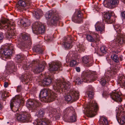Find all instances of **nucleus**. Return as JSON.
Instances as JSON below:
<instances>
[{
	"mask_svg": "<svg viewBox=\"0 0 125 125\" xmlns=\"http://www.w3.org/2000/svg\"><path fill=\"white\" fill-rule=\"evenodd\" d=\"M3 107L2 104L0 103V110Z\"/></svg>",
	"mask_w": 125,
	"mask_h": 125,
	"instance_id": "e2e57ef3",
	"label": "nucleus"
},
{
	"mask_svg": "<svg viewBox=\"0 0 125 125\" xmlns=\"http://www.w3.org/2000/svg\"><path fill=\"white\" fill-rule=\"evenodd\" d=\"M47 39L48 40L52 41V37H50L49 35L47 36Z\"/></svg>",
	"mask_w": 125,
	"mask_h": 125,
	"instance_id": "13d9d810",
	"label": "nucleus"
},
{
	"mask_svg": "<svg viewBox=\"0 0 125 125\" xmlns=\"http://www.w3.org/2000/svg\"><path fill=\"white\" fill-rule=\"evenodd\" d=\"M33 50L34 51L36 52H39L40 53L42 54L44 49L42 48L41 46L40 45H37L34 47L33 48Z\"/></svg>",
	"mask_w": 125,
	"mask_h": 125,
	"instance_id": "2f4dec72",
	"label": "nucleus"
},
{
	"mask_svg": "<svg viewBox=\"0 0 125 125\" xmlns=\"http://www.w3.org/2000/svg\"><path fill=\"white\" fill-rule=\"evenodd\" d=\"M104 23L102 22H97L95 26L96 30L101 32L104 30Z\"/></svg>",
	"mask_w": 125,
	"mask_h": 125,
	"instance_id": "b1692460",
	"label": "nucleus"
},
{
	"mask_svg": "<svg viewBox=\"0 0 125 125\" xmlns=\"http://www.w3.org/2000/svg\"><path fill=\"white\" fill-rule=\"evenodd\" d=\"M112 73V71L110 70H108L107 72H106V74H109V75H106V76H109L111 75V73Z\"/></svg>",
	"mask_w": 125,
	"mask_h": 125,
	"instance_id": "603ef678",
	"label": "nucleus"
},
{
	"mask_svg": "<svg viewBox=\"0 0 125 125\" xmlns=\"http://www.w3.org/2000/svg\"><path fill=\"white\" fill-rule=\"evenodd\" d=\"M15 115L18 120L22 122L25 123L26 121L24 119L25 115H23V113L20 114H16Z\"/></svg>",
	"mask_w": 125,
	"mask_h": 125,
	"instance_id": "7c9ffc66",
	"label": "nucleus"
},
{
	"mask_svg": "<svg viewBox=\"0 0 125 125\" xmlns=\"http://www.w3.org/2000/svg\"><path fill=\"white\" fill-rule=\"evenodd\" d=\"M33 32L36 34H43L45 32V26L40 22H36L32 26Z\"/></svg>",
	"mask_w": 125,
	"mask_h": 125,
	"instance_id": "6e6552de",
	"label": "nucleus"
},
{
	"mask_svg": "<svg viewBox=\"0 0 125 125\" xmlns=\"http://www.w3.org/2000/svg\"><path fill=\"white\" fill-rule=\"evenodd\" d=\"M9 85V84L8 82H5L4 83V86L5 88L7 87Z\"/></svg>",
	"mask_w": 125,
	"mask_h": 125,
	"instance_id": "bf43d9fd",
	"label": "nucleus"
},
{
	"mask_svg": "<svg viewBox=\"0 0 125 125\" xmlns=\"http://www.w3.org/2000/svg\"><path fill=\"white\" fill-rule=\"evenodd\" d=\"M76 58L74 59H72L70 63V65L71 66L75 67L76 65H77V62L76 60Z\"/></svg>",
	"mask_w": 125,
	"mask_h": 125,
	"instance_id": "37998d69",
	"label": "nucleus"
},
{
	"mask_svg": "<svg viewBox=\"0 0 125 125\" xmlns=\"http://www.w3.org/2000/svg\"><path fill=\"white\" fill-rule=\"evenodd\" d=\"M6 69L7 71V73L9 74L15 72L16 70V67L14 65L13 62L10 61L8 62Z\"/></svg>",
	"mask_w": 125,
	"mask_h": 125,
	"instance_id": "6ab92c4d",
	"label": "nucleus"
},
{
	"mask_svg": "<svg viewBox=\"0 0 125 125\" xmlns=\"http://www.w3.org/2000/svg\"><path fill=\"white\" fill-rule=\"evenodd\" d=\"M61 66V63L60 62L53 63L49 65L50 68L49 70L51 72L56 71L60 68Z\"/></svg>",
	"mask_w": 125,
	"mask_h": 125,
	"instance_id": "4be33fe9",
	"label": "nucleus"
},
{
	"mask_svg": "<svg viewBox=\"0 0 125 125\" xmlns=\"http://www.w3.org/2000/svg\"><path fill=\"white\" fill-rule=\"evenodd\" d=\"M87 107L86 115L91 117L94 116L95 115V113L99 109L98 104L95 101L90 103L87 106Z\"/></svg>",
	"mask_w": 125,
	"mask_h": 125,
	"instance_id": "39448f33",
	"label": "nucleus"
},
{
	"mask_svg": "<svg viewBox=\"0 0 125 125\" xmlns=\"http://www.w3.org/2000/svg\"><path fill=\"white\" fill-rule=\"evenodd\" d=\"M70 41L64 42V46L65 48L67 49H70L72 47V45L71 44L72 41L70 40Z\"/></svg>",
	"mask_w": 125,
	"mask_h": 125,
	"instance_id": "e433bc0d",
	"label": "nucleus"
},
{
	"mask_svg": "<svg viewBox=\"0 0 125 125\" xmlns=\"http://www.w3.org/2000/svg\"><path fill=\"white\" fill-rule=\"evenodd\" d=\"M24 20H25V19H22L21 20L20 22L21 24L25 26H28L30 25V23H28L25 22H24Z\"/></svg>",
	"mask_w": 125,
	"mask_h": 125,
	"instance_id": "49530a36",
	"label": "nucleus"
},
{
	"mask_svg": "<svg viewBox=\"0 0 125 125\" xmlns=\"http://www.w3.org/2000/svg\"><path fill=\"white\" fill-rule=\"evenodd\" d=\"M75 69L76 71L78 72H79L80 71V68L79 67H77L75 68Z\"/></svg>",
	"mask_w": 125,
	"mask_h": 125,
	"instance_id": "052dcab7",
	"label": "nucleus"
},
{
	"mask_svg": "<svg viewBox=\"0 0 125 125\" xmlns=\"http://www.w3.org/2000/svg\"><path fill=\"white\" fill-rule=\"evenodd\" d=\"M79 93L78 92L73 89L70 90L68 93L67 95L65 97V100L69 101H74L78 99L79 98Z\"/></svg>",
	"mask_w": 125,
	"mask_h": 125,
	"instance_id": "f8f14e48",
	"label": "nucleus"
},
{
	"mask_svg": "<svg viewBox=\"0 0 125 125\" xmlns=\"http://www.w3.org/2000/svg\"><path fill=\"white\" fill-rule=\"evenodd\" d=\"M37 63L33 65L32 71L35 73L37 74L42 72L44 70L46 63L44 61L39 63V62L37 61Z\"/></svg>",
	"mask_w": 125,
	"mask_h": 125,
	"instance_id": "4468645a",
	"label": "nucleus"
},
{
	"mask_svg": "<svg viewBox=\"0 0 125 125\" xmlns=\"http://www.w3.org/2000/svg\"><path fill=\"white\" fill-rule=\"evenodd\" d=\"M21 87V86H19L17 87V90H18V91H19L20 90V89Z\"/></svg>",
	"mask_w": 125,
	"mask_h": 125,
	"instance_id": "680f3d73",
	"label": "nucleus"
},
{
	"mask_svg": "<svg viewBox=\"0 0 125 125\" xmlns=\"http://www.w3.org/2000/svg\"><path fill=\"white\" fill-rule=\"evenodd\" d=\"M37 61H33L29 65L27 64L26 65H24V66H23V69L26 70H29L32 71L33 65L35 64H35H37Z\"/></svg>",
	"mask_w": 125,
	"mask_h": 125,
	"instance_id": "393cba45",
	"label": "nucleus"
},
{
	"mask_svg": "<svg viewBox=\"0 0 125 125\" xmlns=\"http://www.w3.org/2000/svg\"><path fill=\"white\" fill-rule=\"evenodd\" d=\"M23 115H25V116L24 117V119L25 120V123L28 122H31V116L30 115L28 114L27 113H23Z\"/></svg>",
	"mask_w": 125,
	"mask_h": 125,
	"instance_id": "f704fd0d",
	"label": "nucleus"
},
{
	"mask_svg": "<svg viewBox=\"0 0 125 125\" xmlns=\"http://www.w3.org/2000/svg\"><path fill=\"white\" fill-rule=\"evenodd\" d=\"M121 15L123 20L125 21V11H123L121 12Z\"/></svg>",
	"mask_w": 125,
	"mask_h": 125,
	"instance_id": "3c124183",
	"label": "nucleus"
},
{
	"mask_svg": "<svg viewBox=\"0 0 125 125\" xmlns=\"http://www.w3.org/2000/svg\"><path fill=\"white\" fill-rule=\"evenodd\" d=\"M21 37L18 43V46L20 48L22 49L27 45L28 43L30 45L32 43L31 40L29 35L27 33L21 34Z\"/></svg>",
	"mask_w": 125,
	"mask_h": 125,
	"instance_id": "423d86ee",
	"label": "nucleus"
},
{
	"mask_svg": "<svg viewBox=\"0 0 125 125\" xmlns=\"http://www.w3.org/2000/svg\"><path fill=\"white\" fill-rule=\"evenodd\" d=\"M93 58L92 57L85 56L83 57L82 59V62L86 64L88 67H90L93 64Z\"/></svg>",
	"mask_w": 125,
	"mask_h": 125,
	"instance_id": "a211bd4d",
	"label": "nucleus"
},
{
	"mask_svg": "<svg viewBox=\"0 0 125 125\" xmlns=\"http://www.w3.org/2000/svg\"><path fill=\"white\" fill-rule=\"evenodd\" d=\"M103 95H104L105 94L104 92L103 93Z\"/></svg>",
	"mask_w": 125,
	"mask_h": 125,
	"instance_id": "338daca9",
	"label": "nucleus"
},
{
	"mask_svg": "<svg viewBox=\"0 0 125 125\" xmlns=\"http://www.w3.org/2000/svg\"><path fill=\"white\" fill-rule=\"evenodd\" d=\"M76 115L74 113L69 118V121L72 122H75L76 121Z\"/></svg>",
	"mask_w": 125,
	"mask_h": 125,
	"instance_id": "ea45409f",
	"label": "nucleus"
},
{
	"mask_svg": "<svg viewBox=\"0 0 125 125\" xmlns=\"http://www.w3.org/2000/svg\"><path fill=\"white\" fill-rule=\"evenodd\" d=\"M60 18L57 14L52 15L51 20L47 22V24L49 25H53L56 24L60 19Z\"/></svg>",
	"mask_w": 125,
	"mask_h": 125,
	"instance_id": "412c9836",
	"label": "nucleus"
},
{
	"mask_svg": "<svg viewBox=\"0 0 125 125\" xmlns=\"http://www.w3.org/2000/svg\"><path fill=\"white\" fill-rule=\"evenodd\" d=\"M52 80L51 77L45 78L43 80L41 81V85L43 86H44L45 85H48L51 83Z\"/></svg>",
	"mask_w": 125,
	"mask_h": 125,
	"instance_id": "a878e982",
	"label": "nucleus"
},
{
	"mask_svg": "<svg viewBox=\"0 0 125 125\" xmlns=\"http://www.w3.org/2000/svg\"><path fill=\"white\" fill-rule=\"evenodd\" d=\"M111 14L109 13H106L104 15V19L102 22L103 23H106L108 24H111L114 22V21L112 20L111 17Z\"/></svg>",
	"mask_w": 125,
	"mask_h": 125,
	"instance_id": "aec40b11",
	"label": "nucleus"
},
{
	"mask_svg": "<svg viewBox=\"0 0 125 125\" xmlns=\"http://www.w3.org/2000/svg\"><path fill=\"white\" fill-rule=\"evenodd\" d=\"M55 13H54L52 10H50L48 11L45 14V17L47 19H49L52 17V15H54Z\"/></svg>",
	"mask_w": 125,
	"mask_h": 125,
	"instance_id": "c9c22d12",
	"label": "nucleus"
},
{
	"mask_svg": "<svg viewBox=\"0 0 125 125\" xmlns=\"http://www.w3.org/2000/svg\"><path fill=\"white\" fill-rule=\"evenodd\" d=\"M44 113L42 110H40L39 111V113L38 114L39 116L41 117H42L44 115Z\"/></svg>",
	"mask_w": 125,
	"mask_h": 125,
	"instance_id": "8fccbe9b",
	"label": "nucleus"
},
{
	"mask_svg": "<svg viewBox=\"0 0 125 125\" xmlns=\"http://www.w3.org/2000/svg\"><path fill=\"white\" fill-rule=\"evenodd\" d=\"M119 2V0H104V5L105 7L107 8L110 7H115L117 6Z\"/></svg>",
	"mask_w": 125,
	"mask_h": 125,
	"instance_id": "dca6fc26",
	"label": "nucleus"
},
{
	"mask_svg": "<svg viewBox=\"0 0 125 125\" xmlns=\"http://www.w3.org/2000/svg\"><path fill=\"white\" fill-rule=\"evenodd\" d=\"M58 117L59 118L60 117V116L59 115L58 116Z\"/></svg>",
	"mask_w": 125,
	"mask_h": 125,
	"instance_id": "774afa93",
	"label": "nucleus"
},
{
	"mask_svg": "<svg viewBox=\"0 0 125 125\" xmlns=\"http://www.w3.org/2000/svg\"><path fill=\"white\" fill-rule=\"evenodd\" d=\"M4 37L3 34L2 32H0V40H2L3 38Z\"/></svg>",
	"mask_w": 125,
	"mask_h": 125,
	"instance_id": "6e6d98bb",
	"label": "nucleus"
},
{
	"mask_svg": "<svg viewBox=\"0 0 125 125\" xmlns=\"http://www.w3.org/2000/svg\"><path fill=\"white\" fill-rule=\"evenodd\" d=\"M55 111H54V112H53V111H52V115H54L55 114V112L56 111V110H55Z\"/></svg>",
	"mask_w": 125,
	"mask_h": 125,
	"instance_id": "0e129e2a",
	"label": "nucleus"
},
{
	"mask_svg": "<svg viewBox=\"0 0 125 125\" xmlns=\"http://www.w3.org/2000/svg\"><path fill=\"white\" fill-rule=\"evenodd\" d=\"M117 66H114L113 68V71L115 72H116L117 71Z\"/></svg>",
	"mask_w": 125,
	"mask_h": 125,
	"instance_id": "5fc2aeb1",
	"label": "nucleus"
},
{
	"mask_svg": "<svg viewBox=\"0 0 125 125\" xmlns=\"http://www.w3.org/2000/svg\"><path fill=\"white\" fill-rule=\"evenodd\" d=\"M110 79L109 76H105L102 77L100 79L99 81L100 83L102 86H104L106 83L107 82L110 81Z\"/></svg>",
	"mask_w": 125,
	"mask_h": 125,
	"instance_id": "bb28decb",
	"label": "nucleus"
},
{
	"mask_svg": "<svg viewBox=\"0 0 125 125\" xmlns=\"http://www.w3.org/2000/svg\"><path fill=\"white\" fill-rule=\"evenodd\" d=\"M24 0H19L16 5V8H17L18 10H20L22 8L25 7L26 6V4Z\"/></svg>",
	"mask_w": 125,
	"mask_h": 125,
	"instance_id": "cd10ccee",
	"label": "nucleus"
},
{
	"mask_svg": "<svg viewBox=\"0 0 125 125\" xmlns=\"http://www.w3.org/2000/svg\"><path fill=\"white\" fill-rule=\"evenodd\" d=\"M83 14L80 10H78L76 15H73L72 18V20L76 23H80L83 22Z\"/></svg>",
	"mask_w": 125,
	"mask_h": 125,
	"instance_id": "f3484780",
	"label": "nucleus"
},
{
	"mask_svg": "<svg viewBox=\"0 0 125 125\" xmlns=\"http://www.w3.org/2000/svg\"><path fill=\"white\" fill-rule=\"evenodd\" d=\"M87 39L89 42H96V41L93 37L91 35H88L86 36Z\"/></svg>",
	"mask_w": 125,
	"mask_h": 125,
	"instance_id": "a19ab883",
	"label": "nucleus"
},
{
	"mask_svg": "<svg viewBox=\"0 0 125 125\" xmlns=\"http://www.w3.org/2000/svg\"><path fill=\"white\" fill-rule=\"evenodd\" d=\"M21 78L23 82H24L26 83H30L32 79L31 75L28 74H25L21 76Z\"/></svg>",
	"mask_w": 125,
	"mask_h": 125,
	"instance_id": "5701e85b",
	"label": "nucleus"
},
{
	"mask_svg": "<svg viewBox=\"0 0 125 125\" xmlns=\"http://www.w3.org/2000/svg\"><path fill=\"white\" fill-rule=\"evenodd\" d=\"M90 87L91 88L90 90H89V91L87 92V94L89 98L91 99H92L94 95V93L92 91H91L93 89L91 86Z\"/></svg>",
	"mask_w": 125,
	"mask_h": 125,
	"instance_id": "58836bf2",
	"label": "nucleus"
},
{
	"mask_svg": "<svg viewBox=\"0 0 125 125\" xmlns=\"http://www.w3.org/2000/svg\"><path fill=\"white\" fill-rule=\"evenodd\" d=\"M95 74L94 71L90 70L84 71L82 74L81 78L76 77L75 81L78 84H80L83 82L88 83L93 82L96 78Z\"/></svg>",
	"mask_w": 125,
	"mask_h": 125,
	"instance_id": "f257e3e1",
	"label": "nucleus"
},
{
	"mask_svg": "<svg viewBox=\"0 0 125 125\" xmlns=\"http://www.w3.org/2000/svg\"><path fill=\"white\" fill-rule=\"evenodd\" d=\"M93 36L94 37V39L96 41H99L100 40L99 38V36L97 34L94 33Z\"/></svg>",
	"mask_w": 125,
	"mask_h": 125,
	"instance_id": "a18cd8bd",
	"label": "nucleus"
},
{
	"mask_svg": "<svg viewBox=\"0 0 125 125\" xmlns=\"http://www.w3.org/2000/svg\"><path fill=\"white\" fill-rule=\"evenodd\" d=\"M77 50L79 51V50L82 51H83L84 50V47L82 45H79L78 46Z\"/></svg>",
	"mask_w": 125,
	"mask_h": 125,
	"instance_id": "de8ad7c7",
	"label": "nucleus"
},
{
	"mask_svg": "<svg viewBox=\"0 0 125 125\" xmlns=\"http://www.w3.org/2000/svg\"><path fill=\"white\" fill-rule=\"evenodd\" d=\"M57 96V94H56L49 89H44L40 92L39 96L40 98H44L45 99H47L49 102H52L53 101Z\"/></svg>",
	"mask_w": 125,
	"mask_h": 125,
	"instance_id": "20e7f679",
	"label": "nucleus"
},
{
	"mask_svg": "<svg viewBox=\"0 0 125 125\" xmlns=\"http://www.w3.org/2000/svg\"><path fill=\"white\" fill-rule=\"evenodd\" d=\"M53 87L56 92L60 93L62 92H66L70 88V83L69 81L58 79L55 81Z\"/></svg>",
	"mask_w": 125,
	"mask_h": 125,
	"instance_id": "7ed1b4c3",
	"label": "nucleus"
},
{
	"mask_svg": "<svg viewBox=\"0 0 125 125\" xmlns=\"http://www.w3.org/2000/svg\"><path fill=\"white\" fill-rule=\"evenodd\" d=\"M115 30L119 34V36H118L116 38V39L115 40L116 41V42L114 43L115 44V46L116 47L119 45V44H121L124 43L125 42V36L124 35L122 36L120 34H121V31L120 29V26L119 24L115 25L114 26Z\"/></svg>",
	"mask_w": 125,
	"mask_h": 125,
	"instance_id": "9b49d317",
	"label": "nucleus"
},
{
	"mask_svg": "<svg viewBox=\"0 0 125 125\" xmlns=\"http://www.w3.org/2000/svg\"><path fill=\"white\" fill-rule=\"evenodd\" d=\"M101 52L103 53H106L107 52V48L104 46L101 47L100 48Z\"/></svg>",
	"mask_w": 125,
	"mask_h": 125,
	"instance_id": "c03bdc74",
	"label": "nucleus"
},
{
	"mask_svg": "<svg viewBox=\"0 0 125 125\" xmlns=\"http://www.w3.org/2000/svg\"><path fill=\"white\" fill-rule=\"evenodd\" d=\"M64 41H65V42H68V40L70 41V40H71V39L69 37H68V38H67L66 37H64Z\"/></svg>",
	"mask_w": 125,
	"mask_h": 125,
	"instance_id": "864d4df0",
	"label": "nucleus"
},
{
	"mask_svg": "<svg viewBox=\"0 0 125 125\" xmlns=\"http://www.w3.org/2000/svg\"><path fill=\"white\" fill-rule=\"evenodd\" d=\"M39 125H52V122L49 119L43 118L40 122Z\"/></svg>",
	"mask_w": 125,
	"mask_h": 125,
	"instance_id": "473e14b6",
	"label": "nucleus"
},
{
	"mask_svg": "<svg viewBox=\"0 0 125 125\" xmlns=\"http://www.w3.org/2000/svg\"><path fill=\"white\" fill-rule=\"evenodd\" d=\"M40 103L37 100L29 99L26 103L27 107L32 110V112H35L39 107Z\"/></svg>",
	"mask_w": 125,
	"mask_h": 125,
	"instance_id": "ddd939ff",
	"label": "nucleus"
},
{
	"mask_svg": "<svg viewBox=\"0 0 125 125\" xmlns=\"http://www.w3.org/2000/svg\"><path fill=\"white\" fill-rule=\"evenodd\" d=\"M116 118L118 122L121 125L125 124V108L120 106L117 113Z\"/></svg>",
	"mask_w": 125,
	"mask_h": 125,
	"instance_id": "9d476101",
	"label": "nucleus"
},
{
	"mask_svg": "<svg viewBox=\"0 0 125 125\" xmlns=\"http://www.w3.org/2000/svg\"><path fill=\"white\" fill-rule=\"evenodd\" d=\"M19 95H17L12 99L10 102L11 109L15 112L18 111V108L21 103H22Z\"/></svg>",
	"mask_w": 125,
	"mask_h": 125,
	"instance_id": "0eeeda50",
	"label": "nucleus"
},
{
	"mask_svg": "<svg viewBox=\"0 0 125 125\" xmlns=\"http://www.w3.org/2000/svg\"><path fill=\"white\" fill-rule=\"evenodd\" d=\"M122 94L117 91H115L110 94V96L112 99L117 102H121L122 101Z\"/></svg>",
	"mask_w": 125,
	"mask_h": 125,
	"instance_id": "2eb2a0df",
	"label": "nucleus"
},
{
	"mask_svg": "<svg viewBox=\"0 0 125 125\" xmlns=\"http://www.w3.org/2000/svg\"><path fill=\"white\" fill-rule=\"evenodd\" d=\"M13 45L10 44L7 46V48L0 50V56L1 59L5 60V59L10 57L11 55L13 50Z\"/></svg>",
	"mask_w": 125,
	"mask_h": 125,
	"instance_id": "1a4fd4ad",
	"label": "nucleus"
},
{
	"mask_svg": "<svg viewBox=\"0 0 125 125\" xmlns=\"http://www.w3.org/2000/svg\"><path fill=\"white\" fill-rule=\"evenodd\" d=\"M16 58L18 63H21L22 62L23 59V55L21 54H18L16 56Z\"/></svg>",
	"mask_w": 125,
	"mask_h": 125,
	"instance_id": "4c0bfd02",
	"label": "nucleus"
},
{
	"mask_svg": "<svg viewBox=\"0 0 125 125\" xmlns=\"http://www.w3.org/2000/svg\"><path fill=\"white\" fill-rule=\"evenodd\" d=\"M26 4L27 8H28L29 7L28 6H31V1L30 0H24Z\"/></svg>",
	"mask_w": 125,
	"mask_h": 125,
	"instance_id": "09e8293b",
	"label": "nucleus"
},
{
	"mask_svg": "<svg viewBox=\"0 0 125 125\" xmlns=\"http://www.w3.org/2000/svg\"><path fill=\"white\" fill-rule=\"evenodd\" d=\"M99 125H108L106 117L103 116L100 118L99 121Z\"/></svg>",
	"mask_w": 125,
	"mask_h": 125,
	"instance_id": "72a5a7b5",
	"label": "nucleus"
},
{
	"mask_svg": "<svg viewBox=\"0 0 125 125\" xmlns=\"http://www.w3.org/2000/svg\"><path fill=\"white\" fill-rule=\"evenodd\" d=\"M71 110V108H66L64 111L66 112V113H68L69 112H70Z\"/></svg>",
	"mask_w": 125,
	"mask_h": 125,
	"instance_id": "4d7b16f0",
	"label": "nucleus"
},
{
	"mask_svg": "<svg viewBox=\"0 0 125 125\" xmlns=\"http://www.w3.org/2000/svg\"><path fill=\"white\" fill-rule=\"evenodd\" d=\"M32 13L35 17L37 19H39L43 14L42 11L41 9L37 10L36 11L34 10L33 12Z\"/></svg>",
	"mask_w": 125,
	"mask_h": 125,
	"instance_id": "c756f323",
	"label": "nucleus"
},
{
	"mask_svg": "<svg viewBox=\"0 0 125 125\" xmlns=\"http://www.w3.org/2000/svg\"><path fill=\"white\" fill-rule=\"evenodd\" d=\"M112 60L115 62H119L118 56L116 54H114L113 56H111Z\"/></svg>",
	"mask_w": 125,
	"mask_h": 125,
	"instance_id": "79ce46f5",
	"label": "nucleus"
},
{
	"mask_svg": "<svg viewBox=\"0 0 125 125\" xmlns=\"http://www.w3.org/2000/svg\"><path fill=\"white\" fill-rule=\"evenodd\" d=\"M0 29H4L7 31L6 38H14L15 34V30L13 25L11 23L8 22L6 19L0 20Z\"/></svg>",
	"mask_w": 125,
	"mask_h": 125,
	"instance_id": "f03ea898",
	"label": "nucleus"
},
{
	"mask_svg": "<svg viewBox=\"0 0 125 125\" xmlns=\"http://www.w3.org/2000/svg\"><path fill=\"white\" fill-rule=\"evenodd\" d=\"M122 1L125 3V0H121Z\"/></svg>",
	"mask_w": 125,
	"mask_h": 125,
	"instance_id": "69168bd1",
	"label": "nucleus"
},
{
	"mask_svg": "<svg viewBox=\"0 0 125 125\" xmlns=\"http://www.w3.org/2000/svg\"><path fill=\"white\" fill-rule=\"evenodd\" d=\"M117 83L120 85H121L125 88V76L122 75L119 77L118 79Z\"/></svg>",
	"mask_w": 125,
	"mask_h": 125,
	"instance_id": "c85d7f7f",
	"label": "nucleus"
}]
</instances>
